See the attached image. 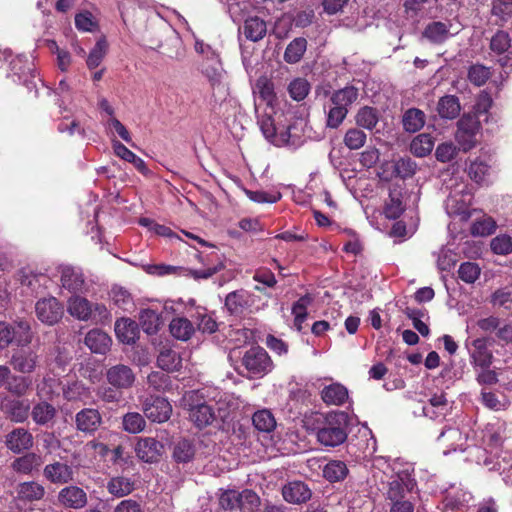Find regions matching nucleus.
<instances>
[{
	"instance_id": "obj_1",
	"label": "nucleus",
	"mask_w": 512,
	"mask_h": 512,
	"mask_svg": "<svg viewBox=\"0 0 512 512\" xmlns=\"http://www.w3.org/2000/svg\"><path fill=\"white\" fill-rule=\"evenodd\" d=\"M349 416L343 411H331L317 420L316 438L325 447H337L348 437Z\"/></svg>"
},
{
	"instance_id": "obj_2",
	"label": "nucleus",
	"mask_w": 512,
	"mask_h": 512,
	"mask_svg": "<svg viewBox=\"0 0 512 512\" xmlns=\"http://www.w3.org/2000/svg\"><path fill=\"white\" fill-rule=\"evenodd\" d=\"M189 420L198 429H204L217 421L210 388L192 390L183 397Z\"/></svg>"
},
{
	"instance_id": "obj_3",
	"label": "nucleus",
	"mask_w": 512,
	"mask_h": 512,
	"mask_svg": "<svg viewBox=\"0 0 512 512\" xmlns=\"http://www.w3.org/2000/svg\"><path fill=\"white\" fill-rule=\"evenodd\" d=\"M358 96V88L352 85L335 90L329 99L330 107L327 113L326 126L337 129L345 120L350 106L357 101Z\"/></svg>"
},
{
	"instance_id": "obj_4",
	"label": "nucleus",
	"mask_w": 512,
	"mask_h": 512,
	"mask_svg": "<svg viewBox=\"0 0 512 512\" xmlns=\"http://www.w3.org/2000/svg\"><path fill=\"white\" fill-rule=\"evenodd\" d=\"M241 366L246 370L247 378L257 379L270 373L274 364L263 347L252 346L244 352L241 358Z\"/></svg>"
},
{
	"instance_id": "obj_5",
	"label": "nucleus",
	"mask_w": 512,
	"mask_h": 512,
	"mask_svg": "<svg viewBox=\"0 0 512 512\" xmlns=\"http://www.w3.org/2000/svg\"><path fill=\"white\" fill-rule=\"evenodd\" d=\"M481 129V123L476 115L464 114L457 122L455 134L459 149L468 152L476 146V136Z\"/></svg>"
},
{
	"instance_id": "obj_6",
	"label": "nucleus",
	"mask_w": 512,
	"mask_h": 512,
	"mask_svg": "<svg viewBox=\"0 0 512 512\" xmlns=\"http://www.w3.org/2000/svg\"><path fill=\"white\" fill-rule=\"evenodd\" d=\"M417 486L415 478L408 471H400L391 477L388 482L385 497L390 502L406 499Z\"/></svg>"
},
{
	"instance_id": "obj_7",
	"label": "nucleus",
	"mask_w": 512,
	"mask_h": 512,
	"mask_svg": "<svg viewBox=\"0 0 512 512\" xmlns=\"http://www.w3.org/2000/svg\"><path fill=\"white\" fill-rule=\"evenodd\" d=\"M30 403L27 399L4 395L0 398V410L13 423H24L30 415Z\"/></svg>"
},
{
	"instance_id": "obj_8",
	"label": "nucleus",
	"mask_w": 512,
	"mask_h": 512,
	"mask_svg": "<svg viewBox=\"0 0 512 512\" xmlns=\"http://www.w3.org/2000/svg\"><path fill=\"white\" fill-rule=\"evenodd\" d=\"M35 313L38 320L52 326L62 319L64 307L55 297L42 298L36 302Z\"/></svg>"
},
{
	"instance_id": "obj_9",
	"label": "nucleus",
	"mask_w": 512,
	"mask_h": 512,
	"mask_svg": "<svg viewBox=\"0 0 512 512\" xmlns=\"http://www.w3.org/2000/svg\"><path fill=\"white\" fill-rule=\"evenodd\" d=\"M143 413L155 423L168 421L172 414V405L163 397L151 395L143 402Z\"/></svg>"
},
{
	"instance_id": "obj_10",
	"label": "nucleus",
	"mask_w": 512,
	"mask_h": 512,
	"mask_svg": "<svg viewBox=\"0 0 512 512\" xmlns=\"http://www.w3.org/2000/svg\"><path fill=\"white\" fill-rule=\"evenodd\" d=\"M40 356L31 348H19L13 351L9 364L14 371L21 374H31L39 366Z\"/></svg>"
},
{
	"instance_id": "obj_11",
	"label": "nucleus",
	"mask_w": 512,
	"mask_h": 512,
	"mask_svg": "<svg viewBox=\"0 0 512 512\" xmlns=\"http://www.w3.org/2000/svg\"><path fill=\"white\" fill-rule=\"evenodd\" d=\"M4 444L13 454H22L33 447L34 437L28 429L17 427L5 435Z\"/></svg>"
},
{
	"instance_id": "obj_12",
	"label": "nucleus",
	"mask_w": 512,
	"mask_h": 512,
	"mask_svg": "<svg viewBox=\"0 0 512 512\" xmlns=\"http://www.w3.org/2000/svg\"><path fill=\"white\" fill-rule=\"evenodd\" d=\"M489 338L479 337L471 342L470 362L474 368H489L493 363V352L489 349Z\"/></svg>"
},
{
	"instance_id": "obj_13",
	"label": "nucleus",
	"mask_w": 512,
	"mask_h": 512,
	"mask_svg": "<svg viewBox=\"0 0 512 512\" xmlns=\"http://www.w3.org/2000/svg\"><path fill=\"white\" fill-rule=\"evenodd\" d=\"M102 423V415L95 408H83L75 415L76 429L89 436L94 435Z\"/></svg>"
},
{
	"instance_id": "obj_14",
	"label": "nucleus",
	"mask_w": 512,
	"mask_h": 512,
	"mask_svg": "<svg viewBox=\"0 0 512 512\" xmlns=\"http://www.w3.org/2000/svg\"><path fill=\"white\" fill-rule=\"evenodd\" d=\"M58 502L65 508L79 510L88 503L87 493L76 485H68L62 488L57 496Z\"/></svg>"
},
{
	"instance_id": "obj_15",
	"label": "nucleus",
	"mask_w": 512,
	"mask_h": 512,
	"mask_svg": "<svg viewBox=\"0 0 512 512\" xmlns=\"http://www.w3.org/2000/svg\"><path fill=\"white\" fill-rule=\"evenodd\" d=\"M254 295L245 289H239L227 294L225 307L231 315L240 316L250 309Z\"/></svg>"
},
{
	"instance_id": "obj_16",
	"label": "nucleus",
	"mask_w": 512,
	"mask_h": 512,
	"mask_svg": "<svg viewBox=\"0 0 512 512\" xmlns=\"http://www.w3.org/2000/svg\"><path fill=\"white\" fill-rule=\"evenodd\" d=\"M43 476L52 484L66 485L74 480V470L67 463L55 461L44 467Z\"/></svg>"
},
{
	"instance_id": "obj_17",
	"label": "nucleus",
	"mask_w": 512,
	"mask_h": 512,
	"mask_svg": "<svg viewBox=\"0 0 512 512\" xmlns=\"http://www.w3.org/2000/svg\"><path fill=\"white\" fill-rule=\"evenodd\" d=\"M135 378L133 370L124 364L111 366L106 371L107 382L111 386L121 390L131 388L135 382Z\"/></svg>"
},
{
	"instance_id": "obj_18",
	"label": "nucleus",
	"mask_w": 512,
	"mask_h": 512,
	"mask_svg": "<svg viewBox=\"0 0 512 512\" xmlns=\"http://www.w3.org/2000/svg\"><path fill=\"white\" fill-rule=\"evenodd\" d=\"M163 450V444L152 437L140 438L135 447L137 457L146 463L157 462Z\"/></svg>"
},
{
	"instance_id": "obj_19",
	"label": "nucleus",
	"mask_w": 512,
	"mask_h": 512,
	"mask_svg": "<svg viewBox=\"0 0 512 512\" xmlns=\"http://www.w3.org/2000/svg\"><path fill=\"white\" fill-rule=\"evenodd\" d=\"M283 499L290 504H302L312 497V491L303 481H291L282 487Z\"/></svg>"
},
{
	"instance_id": "obj_20",
	"label": "nucleus",
	"mask_w": 512,
	"mask_h": 512,
	"mask_svg": "<svg viewBox=\"0 0 512 512\" xmlns=\"http://www.w3.org/2000/svg\"><path fill=\"white\" fill-rule=\"evenodd\" d=\"M494 172L490 160L477 157L468 166V175L477 184H488L490 176Z\"/></svg>"
},
{
	"instance_id": "obj_21",
	"label": "nucleus",
	"mask_w": 512,
	"mask_h": 512,
	"mask_svg": "<svg viewBox=\"0 0 512 512\" xmlns=\"http://www.w3.org/2000/svg\"><path fill=\"white\" fill-rule=\"evenodd\" d=\"M117 338L125 344H133L139 338V325L130 318H120L115 322Z\"/></svg>"
},
{
	"instance_id": "obj_22",
	"label": "nucleus",
	"mask_w": 512,
	"mask_h": 512,
	"mask_svg": "<svg viewBox=\"0 0 512 512\" xmlns=\"http://www.w3.org/2000/svg\"><path fill=\"white\" fill-rule=\"evenodd\" d=\"M84 343L91 352L105 354L110 348L111 338L100 329H92L86 334Z\"/></svg>"
},
{
	"instance_id": "obj_23",
	"label": "nucleus",
	"mask_w": 512,
	"mask_h": 512,
	"mask_svg": "<svg viewBox=\"0 0 512 512\" xmlns=\"http://www.w3.org/2000/svg\"><path fill=\"white\" fill-rule=\"evenodd\" d=\"M321 399L327 405L342 406L348 400V389L340 383H332L321 390Z\"/></svg>"
},
{
	"instance_id": "obj_24",
	"label": "nucleus",
	"mask_w": 512,
	"mask_h": 512,
	"mask_svg": "<svg viewBox=\"0 0 512 512\" xmlns=\"http://www.w3.org/2000/svg\"><path fill=\"white\" fill-rule=\"evenodd\" d=\"M42 465V457L34 452H25L24 455L17 457L11 463V468L19 474L29 475L34 470H38Z\"/></svg>"
},
{
	"instance_id": "obj_25",
	"label": "nucleus",
	"mask_w": 512,
	"mask_h": 512,
	"mask_svg": "<svg viewBox=\"0 0 512 512\" xmlns=\"http://www.w3.org/2000/svg\"><path fill=\"white\" fill-rule=\"evenodd\" d=\"M30 415L35 424L46 426L52 423L57 415L54 405L47 401H39L30 409Z\"/></svg>"
},
{
	"instance_id": "obj_26",
	"label": "nucleus",
	"mask_w": 512,
	"mask_h": 512,
	"mask_svg": "<svg viewBox=\"0 0 512 512\" xmlns=\"http://www.w3.org/2000/svg\"><path fill=\"white\" fill-rule=\"evenodd\" d=\"M32 385L31 377L25 374H13L11 372L6 391L11 394V397L22 398L32 390Z\"/></svg>"
},
{
	"instance_id": "obj_27",
	"label": "nucleus",
	"mask_w": 512,
	"mask_h": 512,
	"mask_svg": "<svg viewBox=\"0 0 512 512\" xmlns=\"http://www.w3.org/2000/svg\"><path fill=\"white\" fill-rule=\"evenodd\" d=\"M349 474V469L344 461L332 459L322 467V476L329 483L342 482Z\"/></svg>"
},
{
	"instance_id": "obj_28",
	"label": "nucleus",
	"mask_w": 512,
	"mask_h": 512,
	"mask_svg": "<svg viewBox=\"0 0 512 512\" xmlns=\"http://www.w3.org/2000/svg\"><path fill=\"white\" fill-rule=\"evenodd\" d=\"M68 312L79 320L88 321L93 318V304L84 297L74 296L68 301Z\"/></svg>"
},
{
	"instance_id": "obj_29",
	"label": "nucleus",
	"mask_w": 512,
	"mask_h": 512,
	"mask_svg": "<svg viewBox=\"0 0 512 512\" xmlns=\"http://www.w3.org/2000/svg\"><path fill=\"white\" fill-rule=\"evenodd\" d=\"M242 29L246 39L252 42L260 41L267 33L266 22L258 16L247 18Z\"/></svg>"
},
{
	"instance_id": "obj_30",
	"label": "nucleus",
	"mask_w": 512,
	"mask_h": 512,
	"mask_svg": "<svg viewBox=\"0 0 512 512\" xmlns=\"http://www.w3.org/2000/svg\"><path fill=\"white\" fill-rule=\"evenodd\" d=\"M61 283L65 289L72 293H77L82 291L85 281L83 274L79 270L67 266L62 269Z\"/></svg>"
},
{
	"instance_id": "obj_31",
	"label": "nucleus",
	"mask_w": 512,
	"mask_h": 512,
	"mask_svg": "<svg viewBox=\"0 0 512 512\" xmlns=\"http://www.w3.org/2000/svg\"><path fill=\"white\" fill-rule=\"evenodd\" d=\"M437 111L441 118L450 120L457 118L461 111L459 98L455 95L441 97L437 104Z\"/></svg>"
},
{
	"instance_id": "obj_32",
	"label": "nucleus",
	"mask_w": 512,
	"mask_h": 512,
	"mask_svg": "<svg viewBox=\"0 0 512 512\" xmlns=\"http://www.w3.org/2000/svg\"><path fill=\"white\" fill-rule=\"evenodd\" d=\"M425 113L418 108L407 109L402 116L403 129L409 133L418 132L425 125Z\"/></svg>"
},
{
	"instance_id": "obj_33",
	"label": "nucleus",
	"mask_w": 512,
	"mask_h": 512,
	"mask_svg": "<svg viewBox=\"0 0 512 512\" xmlns=\"http://www.w3.org/2000/svg\"><path fill=\"white\" fill-rule=\"evenodd\" d=\"M171 335L181 341L189 340L195 332L192 321L185 317H175L169 325Z\"/></svg>"
},
{
	"instance_id": "obj_34",
	"label": "nucleus",
	"mask_w": 512,
	"mask_h": 512,
	"mask_svg": "<svg viewBox=\"0 0 512 512\" xmlns=\"http://www.w3.org/2000/svg\"><path fill=\"white\" fill-rule=\"evenodd\" d=\"M422 35L433 44H442L449 37V25L441 21H433L427 24Z\"/></svg>"
},
{
	"instance_id": "obj_35",
	"label": "nucleus",
	"mask_w": 512,
	"mask_h": 512,
	"mask_svg": "<svg viewBox=\"0 0 512 512\" xmlns=\"http://www.w3.org/2000/svg\"><path fill=\"white\" fill-rule=\"evenodd\" d=\"M17 495L22 501H38L44 497L45 488L43 485L35 481L23 482L17 487Z\"/></svg>"
},
{
	"instance_id": "obj_36",
	"label": "nucleus",
	"mask_w": 512,
	"mask_h": 512,
	"mask_svg": "<svg viewBox=\"0 0 512 512\" xmlns=\"http://www.w3.org/2000/svg\"><path fill=\"white\" fill-rule=\"evenodd\" d=\"M202 72L208 79L212 88L220 85L223 78V68L219 55L211 57V62L204 61Z\"/></svg>"
},
{
	"instance_id": "obj_37",
	"label": "nucleus",
	"mask_w": 512,
	"mask_h": 512,
	"mask_svg": "<svg viewBox=\"0 0 512 512\" xmlns=\"http://www.w3.org/2000/svg\"><path fill=\"white\" fill-rule=\"evenodd\" d=\"M113 150L114 153L120 157L121 159L132 163L134 167L141 173L146 174L148 172L147 166L143 159L138 157L135 153L129 150L123 143L120 141H113Z\"/></svg>"
},
{
	"instance_id": "obj_38",
	"label": "nucleus",
	"mask_w": 512,
	"mask_h": 512,
	"mask_svg": "<svg viewBox=\"0 0 512 512\" xmlns=\"http://www.w3.org/2000/svg\"><path fill=\"white\" fill-rule=\"evenodd\" d=\"M391 177L400 178L406 180L412 178L417 171V163L410 157H400L395 160L392 164Z\"/></svg>"
},
{
	"instance_id": "obj_39",
	"label": "nucleus",
	"mask_w": 512,
	"mask_h": 512,
	"mask_svg": "<svg viewBox=\"0 0 512 512\" xmlns=\"http://www.w3.org/2000/svg\"><path fill=\"white\" fill-rule=\"evenodd\" d=\"M11 326L13 327V334H15L14 343L24 347L32 342L33 332L30 321L25 319L17 320L11 323Z\"/></svg>"
},
{
	"instance_id": "obj_40",
	"label": "nucleus",
	"mask_w": 512,
	"mask_h": 512,
	"mask_svg": "<svg viewBox=\"0 0 512 512\" xmlns=\"http://www.w3.org/2000/svg\"><path fill=\"white\" fill-rule=\"evenodd\" d=\"M306 50L307 40L304 37H297L287 45L283 58L289 64H296L302 59Z\"/></svg>"
},
{
	"instance_id": "obj_41",
	"label": "nucleus",
	"mask_w": 512,
	"mask_h": 512,
	"mask_svg": "<svg viewBox=\"0 0 512 512\" xmlns=\"http://www.w3.org/2000/svg\"><path fill=\"white\" fill-rule=\"evenodd\" d=\"M142 330L148 334L153 335L159 331L161 325L160 315L152 309H144L139 314V324Z\"/></svg>"
},
{
	"instance_id": "obj_42",
	"label": "nucleus",
	"mask_w": 512,
	"mask_h": 512,
	"mask_svg": "<svg viewBox=\"0 0 512 512\" xmlns=\"http://www.w3.org/2000/svg\"><path fill=\"white\" fill-rule=\"evenodd\" d=\"M252 423L259 432L270 433L276 427L273 413L268 409L256 411L252 416Z\"/></svg>"
},
{
	"instance_id": "obj_43",
	"label": "nucleus",
	"mask_w": 512,
	"mask_h": 512,
	"mask_svg": "<svg viewBox=\"0 0 512 512\" xmlns=\"http://www.w3.org/2000/svg\"><path fill=\"white\" fill-rule=\"evenodd\" d=\"M106 488L110 494L121 498L129 495L134 490V482L129 478L117 476L107 482Z\"/></svg>"
},
{
	"instance_id": "obj_44",
	"label": "nucleus",
	"mask_w": 512,
	"mask_h": 512,
	"mask_svg": "<svg viewBox=\"0 0 512 512\" xmlns=\"http://www.w3.org/2000/svg\"><path fill=\"white\" fill-rule=\"evenodd\" d=\"M193 319L198 330L203 334H212L218 330V323L213 312H208L206 309L197 310Z\"/></svg>"
},
{
	"instance_id": "obj_45",
	"label": "nucleus",
	"mask_w": 512,
	"mask_h": 512,
	"mask_svg": "<svg viewBox=\"0 0 512 512\" xmlns=\"http://www.w3.org/2000/svg\"><path fill=\"white\" fill-rule=\"evenodd\" d=\"M434 147V140L431 135L422 133L417 135L410 144V151L417 157L429 155Z\"/></svg>"
},
{
	"instance_id": "obj_46",
	"label": "nucleus",
	"mask_w": 512,
	"mask_h": 512,
	"mask_svg": "<svg viewBox=\"0 0 512 512\" xmlns=\"http://www.w3.org/2000/svg\"><path fill=\"white\" fill-rule=\"evenodd\" d=\"M107 52L108 42L105 37H101L96 41L94 47L91 49L86 59V65L88 69L92 70L97 68L105 58Z\"/></svg>"
},
{
	"instance_id": "obj_47",
	"label": "nucleus",
	"mask_w": 512,
	"mask_h": 512,
	"mask_svg": "<svg viewBox=\"0 0 512 512\" xmlns=\"http://www.w3.org/2000/svg\"><path fill=\"white\" fill-rule=\"evenodd\" d=\"M355 121L359 127L373 130L379 121L378 111L376 108L364 106L358 110Z\"/></svg>"
},
{
	"instance_id": "obj_48",
	"label": "nucleus",
	"mask_w": 512,
	"mask_h": 512,
	"mask_svg": "<svg viewBox=\"0 0 512 512\" xmlns=\"http://www.w3.org/2000/svg\"><path fill=\"white\" fill-rule=\"evenodd\" d=\"M210 391H211V397L213 399V404L215 407L217 420H220L221 422H225L227 420V418L229 417L231 401L228 400V397L226 394H222L221 392L217 391L216 389L210 388Z\"/></svg>"
},
{
	"instance_id": "obj_49",
	"label": "nucleus",
	"mask_w": 512,
	"mask_h": 512,
	"mask_svg": "<svg viewBox=\"0 0 512 512\" xmlns=\"http://www.w3.org/2000/svg\"><path fill=\"white\" fill-rule=\"evenodd\" d=\"M195 455V447L192 441L181 439L175 443L173 448V458L177 463H188Z\"/></svg>"
},
{
	"instance_id": "obj_50",
	"label": "nucleus",
	"mask_w": 512,
	"mask_h": 512,
	"mask_svg": "<svg viewBox=\"0 0 512 512\" xmlns=\"http://www.w3.org/2000/svg\"><path fill=\"white\" fill-rule=\"evenodd\" d=\"M147 381L150 387L159 392L170 391L173 386L171 376L164 371L151 372Z\"/></svg>"
},
{
	"instance_id": "obj_51",
	"label": "nucleus",
	"mask_w": 512,
	"mask_h": 512,
	"mask_svg": "<svg viewBox=\"0 0 512 512\" xmlns=\"http://www.w3.org/2000/svg\"><path fill=\"white\" fill-rule=\"evenodd\" d=\"M239 510L241 512H256L260 505L259 495L252 489H244L240 492Z\"/></svg>"
},
{
	"instance_id": "obj_52",
	"label": "nucleus",
	"mask_w": 512,
	"mask_h": 512,
	"mask_svg": "<svg viewBox=\"0 0 512 512\" xmlns=\"http://www.w3.org/2000/svg\"><path fill=\"white\" fill-rule=\"evenodd\" d=\"M62 392L67 401H82L88 396L89 388L80 381H73L64 386Z\"/></svg>"
},
{
	"instance_id": "obj_53",
	"label": "nucleus",
	"mask_w": 512,
	"mask_h": 512,
	"mask_svg": "<svg viewBox=\"0 0 512 512\" xmlns=\"http://www.w3.org/2000/svg\"><path fill=\"white\" fill-rule=\"evenodd\" d=\"M123 429L131 434H137L144 430L146 421L140 413L129 412L123 416Z\"/></svg>"
},
{
	"instance_id": "obj_54",
	"label": "nucleus",
	"mask_w": 512,
	"mask_h": 512,
	"mask_svg": "<svg viewBox=\"0 0 512 512\" xmlns=\"http://www.w3.org/2000/svg\"><path fill=\"white\" fill-rule=\"evenodd\" d=\"M481 274L480 266L475 262L466 261L460 264L458 277L467 284L475 283Z\"/></svg>"
},
{
	"instance_id": "obj_55",
	"label": "nucleus",
	"mask_w": 512,
	"mask_h": 512,
	"mask_svg": "<svg viewBox=\"0 0 512 512\" xmlns=\"http://www.w3.org/2000/svg\"><path fill=\"white\" fill-rule=\"evenodd\" d=\"M467 77L474 86L481 87L491 77V71L489 67L482 64H473L469 67Z\"/></svg>"
},
{
	"instance_id": "obj_56",
	"label": "nucleus",
	"mask_w": 512,
	"mask_h": 512,
	"mask_svg": "<svg viewBox=\"0 0 512 512\" xmlns=\"http://www.w3.org/2000/svg\"><path fill=\"white\" fill-rule=\"evenodd\" d=\"M367 135L359 128H350L344 135L343 142L350 150H358L366 143Z\"/></svg>"
},
{
	"instance_id": "obj_57",
	"label": "nucleus",
	"mask_w": 512,
	"mask_h": 512,
	"mask_svg": "<svg viewBox=\"0 0 512 512\" xmlns=\"http://www.w3.org/2000/svg\"><path fill=\"white\" fill-rule=\"evenodd\" d=\"M490 50L498 55H501L509 50L511 47V38L507 31L498 30L490 40Z\"/></svg>"
},
{
	"instance_id": "obj_58",
	"label": "nucleus",
	"mask_w": 512,
	"mask_h": 512,
	"mask_svg": "<svg viewBox=\"0 0 512 512\" xmlns=\"http://www.w3.org/2000/svg\"><path fill=\"white\" fill-rule=\"evenodd\" d=\"M157 363L162 370L173 371L178 368L181 359L174 350L163 349L157 358Z\"/></svg>"
},
{
	"instance_id": "obj_59",
	"label": "nucleus",
	"mask_w": 512,
	"mask_h": 512,
	"mask_svg": "<svg viewBox=\"0 0 512 512\" xmlns=\"http://www.w3.org/2000/svg\"><path fill=\"white\" fill-rule=\"evenodd\" d=\"M310 91V83L304 78H296L288 85L290 97L295 101L304 100Z\"/></svg>"
},
{
	"instance_id": "obj_60",
	"label": "nucleus",
	"mask_w": 512,
	"mask_h": 512,
	"mask_svg": "<svg viewBox=\"0 0 512 512\" xmlns=\"http://www.w3.org/2000/svg\"><path fill=\"white\" fill-rule=\"evenodd\" d=\"M256 88L258 90L260 98L265 101L268 105H272L276 100V94L274 91V83L267 77H260L256 81Z\"/></svg>"
},
{
	"instance_id": "obj_61",
	"label": "nucleus",
	"mask_w": 512,
	"mask_h": 512,
	"mask_svg": "<svg viewBox=\"0 0 512 512\" xmlns=\"http://www.w3.org/2000/svg\"><path fill=\"white\" fill-rule=\"evenodd\" d=\"M404 314L412 320L413 327L423 336L427 337L430 333V329L427 324H425L421 318L424 316V311L417 309L406 307L403 310Z\"/></svg>"
},
{
	"instance_id": "obj_62",
	"label": "nucleus",
	"mask_w": 512,
	"mask_h": 512,
	"mask_svg": "<svg viewBox=\"0 0 512 512\" xmlns=\"http://www.w3.org/2000/svg\"><path fill=\"white\" fill-rule=\"evenodd\" d=\"M240 492L234 489L223 491L219 496V505L224 510L239 509Z\"/></svg>"
},
{
	"instance_id": "obj_63",
	"label": "nucleus",
	"mask_w": 512,
	"mask_h": 512,
	"mask_svg": "<svg viewBox=\"0 0 512 512\" xmlns=\"http://www.w3.org/2000/svg\"><path fill=\"white\" fill-rule=\"evenodd\" d=\"M75 26L80 31L93 32L98 27V23L91 12L84 11L76 14Z\"/></svg>"
},
{
	"instance_id": "obj_64",
	"label": "nucleus",
	"mask_w": 512,
	"mask_h": 512,
	"mask_svg": "<svg viewBox=\"0 0 512 512\" xmlns=\"http://www.w3.org/2000/svg\"><path fill=\"white\" fill-rule=\"evenodd\" d=\"M491 303L494 306L512 309V287H504L496 290L491 296Z\"/></svg>"
}]
</instances>
